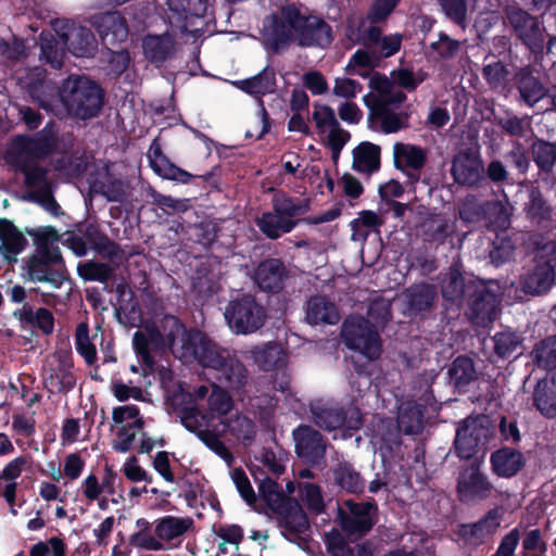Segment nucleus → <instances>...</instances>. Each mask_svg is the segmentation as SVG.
<instances>
[{
	"label": "nucleus",
	"instance_id": "obj_8",
	"mask_svg": "<svg viewBox=\"0 0 556 556\" xmlns=\"http://www.w3.org/2000/svg\"><path fill=\"white\" fill-rule=\"evenodd\" d=\"M345 345L367 359H377L382 351L381 339L374 326L362 316H350L342 326Z\"/></svg>",
	"mask_w": 556,
	"mask_h": 556
},
{
	"label": "nucleus",
	"instance_id": "obj_3",
	"mask_svg": "<svg viewBox=\"0 0 556 556\" xmlns=\"http://www.w3.org/2000/svg\"><path fill=\"white\" fill-rule=\"evenodd\" d=\"M164 334L153 325H146L134 334V346L147 369H153V354L164 350L167 344L172 353L184 362H190L197 355L203 333L198 330H187L174 316H166L162 321Z\"/></svg>",
	"mask_w": 556,
	"mask_h": 556
},
{
	"label": "nucleus",
	"instance_id": "obj_33",
	"mask_svg": "<svg viewBox=\"0 0 556 556\" xmlns=\"http://www.w3.org/2000/svg\"><path fill=\"white\" fill-rule=\"evenodd\" d=\"M144 56L152 63L162 64L175 51V40L172 35H148L142 40Z\"/></svg>",
	"mask_w": 556,
	"mask_h": 556
},
{
	"label": "nucleus",
	"instance_id": "obj_63",
	"mask_svg": "<svg viewBox=\"0 0 556 556\" xmlns=\"http://www.w3.org/2000/svg\"><path fill=\"white\" fill-rule=\"evenodd\" d=\"M533 159L542 169H549L556 161V144L538 141L533 144Z\"/></svg>",
	"mask_w": 556,
	"mask_h": 556
},
{
	"label": "nucleus",
	"instance_id": "obj_24",
	"mask_svg": "<svg viewBox=\"0 0 556 556\" xmlns=\"http://www.w3.org/2000/svg\"><path fill=\"white\" fill-rule=\"evenodd\" d=\"M192 527L193 520L190 517L165 516L155 520L154 532L166 548L167 545L180 544Z\"/></svg>",
	"mask_w": 556,
	"mask_h": 556
},
{
	"label": "nucleus",
	"instance_id": "obj_58",
	"mask_svg": "<svg viewBox=\"0 0 556 556\" xmlns=\"http://www.w3.org/2000/svg\"><path fill=\"white\" fill-rule=\"evenodd\" d=\"M473 363L468 357H457L450 369L451 379L457 387L469 383L475 378Z\"/></svg>",
	"mask_w": 556,
	"mask_h": 556
},
{
	"label": "nucleus",
	"instance_id": "obj_17",
	"mask_svg": "<svg viewBox=\"0 0 556 556\" xmlns=\"http://www.w3.org/2000/svg\"><path fill=\"white\" fill-rule=\"evenodd\" d=\"M486 437L488 429L482 425L481 418H467L456 431L454 447L457 456L463 459L471 458Z\"/></svg>",
	"mask_w": 556,
	"mask_h": 556
},
{
	"label": "nucleus",
	"instance_id": "obj_48",
	"mask_svg": "<svg viewBox=\"0 0 556 556\" xmlns=\"http://www.w3.org/2000/svg\"><path fill=\"white\" fill-rule=\"evenodd\" d=\"M484 222L493 229L504 230L509 226L510 207L507 201L485 202Z\"/></svg>",
	"mask_w": 556,
	"mask_h": 556
},
{
	"label": "nucleus",
	"instance_id": "obj_4",
	"mask_svg": "<svg viewBox=\"0 0 556 556\" xmlns=\"http://www.w3.org/2000/svg\"><path fill=\"white\" fill-rule=\"evenodd\" d=\"M30 94L47 111H53L60 100L68 113L83 119L94 116L102 105L101 89L83 76L68 77L58 93L50 84L43 83L31 87Z\"/></svg>",
	"mask_w": 556,
	"mask_h": 556
},
{
	"label": "nucleus",
	"instance_id": "obj_13",
	"mask_svg": "<svg viewBox=\"0 0 556 556\" xmlns=\"http://www.w3.org/2000/svg\"><path fill=\"white\" fill-rule=\"evenodd\" d=\"M54 28L68 51L76 56H90L98 47L92 31L84 26H76L67 21H58Z\"/></svg>",
	"mask_w": 556,
	"mask_h": 556
},
{
	"label": "nucleus",
	"instance_id": "obj_27",
	"mask_svg": "<svg viewBox=\"0 0 556 556\" xmlns=\"http://www.w3.org/2000/svg\"><path fill=\"white\" fill-rule=\"evenodd\" d=\"M402 39L401 34L383 35L379 27L371 26L365 30L363 43L380 60L394 55L401 48Z\"/></svg>",
	"mask_w": 556,
	"mask_h": 556
},
{
	"label": "nucleus",
	"instance_id": "obj_40",
	"mask_svg": "<svg viewBox=\"0 0 556 556\" xmlns=\"http://www.w3.org/2000/svg\"><path fill=\"white\" fill-rule=\"evenodd\" d=\"M93 191L102 194L111 202H123L130 194L129 184L121 178L105 173L104 177L92 185Z\"/></svg>",
	"mask_w": 556,
	"mask_h": 556
},
{
	"label": "nucleus",
	"instance_id": "obj_55",
	"mask_svg": "<svg viewBox=\"0 0 556 556\" xmlns=\"http://www.w3.org/2000/svg\"><path fill=\"white\" fill-rule=\"evenodd\" d=\"M536 363L547 369L556 368V336L538 343L533 350Z\"/></svg>",
	"mask_w": 556,
	"mask_h": 556
},
{
	"label": "nucleus",
	"instance_id": "obj_54",
	"mask_svg": "<svg viewBox=\"0 0 556 556\" xmlns=\"http://www.w3.org/2000/svg\"><path fill=\"white\" fill-rule=\"evenodd\" d=\"M299 496L300 500L314 513H321L325 504L321 495L320 488L312 482H299Z\"/></svg>",
	"mask_w": 556,
	"mask_h": 556
},
{
	"label": "nucleus",
	"instance_id": "obj_42",
	"mask_svg": "<svg viewBox=\"0 0 556 556\" xmlns=\"http://www.w3.org/2000/svg\"><path fill=\"white\" fill-rule=\"evenodd\" d=\"M237 86L244 92L261 97L273 93L276 89V77L273 68L265 67L260 74L237 83Z\"/></svg>",
	"mask_w": 556,
	"mask_h": 556
},
{
	"label": "nucleus",
	"instance_id": "obj_29",
	"mask_svg": "<svg viewBox=\"0 0 556 556\" xmlns=\"http://www.w3.org/2000/svg\"><path fill=\"white\" fill-rule=\"evenodd\" d=\"M245 354L262 370L281 369L287 364V354L277 343L268 342L263 345L253 346L245 351Z\"/></svg>",
	"mask_w": 556,
	"mask_h": 556
},
{
	"label": "nucleus",
	"instance_id": "obj_10",
	"mask_svg": "<svg viewBox=\"0 0 556 556\" xmlns=\"http://www.w3.org/2000/svg\"><path fill=\"white\" fill-rule=\"evenodd\" d=\"M556 242L544 243L536 253V264L520 281L522 290L530 294H541L551 289L555 280Z\"/></svg>",
	"mask_w": 556,
	"mask_h": 556
},
{
	"label": "nucleus",
	"instance_id": "obj_21",
	"mask_svg": "<svg viewBox=\"0 0 556 556\" xmlns=\"http://www.w3.org/2000/svg\"><path fill=\"white\" fill-rule=\"evenodd\" d=\"M293 438L299 457L311 464H317L324 458L326 445L318 431L308 426H300L293 431Z\"/></svg>",
	"mask_w": 556,
	"mask_h": 556
},
{
	"label": "nucleus",
	"instance_id": "obj_37",
	"mask_svg": "<svg viewBox=\"0 0 556 556\" xmlns=\"http://www.w3.org/2000/svg\"><path fill=\"white\" fill-rule=\"evenodd\" d=\"M217 371L219 381L232 391L242 390L249 379L247 368L233 354Z\"/></svg>",
	"mask_w": 556,
	"mask_h": 556
},
{
	"label": "nucleus",
	"instance_id": "obj_44",
	"mask_svg": "<svg viewBox=\"0 0 556 556\" xmlns=\"http://www.w3.org/2000/svg\"><path fill=\"white\" fill-rule=\"evenodd\" d=\"M383 219L372 211H363L350 223L352 229L351 239L357 242H364L370 231H379Z\"/></svg>",
	"mask_w": 556,
	"mask_h": 556
},
{
	"label": "nucleus",
	"instance_id": "obj_15",
	"mask_svg": "<svg viewBox=\"0 0 556 556\" xmlns=\"http://www.w3.org/2000/svg\"><path fill=\"white\" fill-rule=\"evenodd\" d=\"M484 173L478 150H462L453 159L451 174L458 185L473 187L484 178Z\"/></svg>",
	"mask_w": 556,
	"mask_h": 556
},
{
	"label": "nucleus",
	"instance_id": "obj_61",
	"mask_svg": "<svg viewBox=\"0 0 556 556\" xmlns=\"http://www.w3.org/2000/svg\"><path fill=\"white\" fill-rule=\"evenodd\" d=\"M323 137L325 138L326 146L331 150L333 161H337L342 149L350 141L351 134L342 128L339 123L338 126L328 130Z\"/></svg>",
	"mask_w": 556,
	"mask_h": 556
},
{
	"label": "nucleus",
	"instance_id": "obj_14",
	"mask_svg": "<svg viewBox=\"0 0 556 556\" xmlns=\"http://www.w3.org/2000/svg\"><path fill=\"white\" fill-rule=\"evenodd\" d=\"M43 380L50 392H66L74 387L73 363L66 352H55L48 358Z\"/></svg>",
	"mask_w": 556,
	"mask_h": 556
},
{
	"label": "nucleus",
	"instance_id": "obj_30",
	"mask_svg": "<svg viewBox=\"0 0 556 556\" xmlns=\"http://www.w3.org/2000/svg\"><path fill=\"white\" fill-rule=\"evenodd\" d=\"M501 525V514L497 509L490 510L482 519L460 529L462 538L471 545H480L496 532Z\"/></svg>",
	"mask_w": 556,
	"mask_h": 556
},
{
	"label": "nucleus",
	"instance_id": "obj_49",
	"mask_svg": "<svg viewBox=\"0 0 556 556\" xmlns=\"http://www.w3.org/2000/svg\"><path fill=\"white\" fill-rule=\"evenodd\" d=\"M311 121L314 123L318 135H326L328 130L338 126L334 110L328 104L315 102L312 106Z\"/></svg>",
	"mask_w": 556,
	"mask_h": 556
},
{
	"label": "nucleus",
	"instance_id": "obj_16",
	"mask_svg": "<svg viewBox=\"0 0 556 556\" xmlns=\"http://www.w3.org/2000/svg\"><path fill=\"white\" fill-rule=\"evenodd\" d=\"M507 18L517 36L533 52L542 51L544 37L540 22L526 11L511 8L507 11Z\"/></svg>",
	"mask_w": 556,
	"mask_h": 556
},
{
	"label": "nucleus",
	"instance_id": "obj_19",
	"mask_svg": "<svg viewBox=\"0 0 556 556\" xmlns=\"http://www.w3.org/2000/svg\"><path fill=\"white\" fill-rule=\"evenodd\" d=\"M493 485L478 466L465 468L458 477L457 492L460 501L475 502L489 497Z\"/></svg>",
	"mask_w": 556,
	"mask_h": 556
},
{
	"label": "nucleus",
	"instance_id": "obj_64",
	"mask_svg": "<svg viewBox=\"0 0 556 556\" xmlns=\"http://www.w3.org/2000/svg\"><path fill=\"white\" fill-rule=\"evenodd\" d=\"M143 427L121 428L115 431V439L112 442L113 448L118 453H126L134 447L136 438L140 435Z\"/></svg>",
	"mask_w": 556,
	"mask_h": 556
},
{
	"label": "nucleus",
	"instance_id": "obj_2",
	"mask_svg": "<svg viewBox=\"0 0 556 556\" xmlns=\"http://www.w3.org/2000/svg\"><path fill=\"white\" fill-rule=\"evenodd\" d=\"M263 36L275 52L291 41L304 47H327L332 41L331 27L320 17L301 11L294 5L267 17L263 24Z\"/></svg>",
	"mask_w": 556,
	"mask_h": 556
},
{
	"label": "nucleus",
	"instance_id": "obj_51",
	"mask_svg": "<svg viewBox=\"0 0 556 556\" xmlns=\"http://www.w3.org/2000/svg\"><path fill=\"white\" fill-rule=\"evenodd\" d=\"M378 58L372 50L359 49L349 60L345 72L350 75L367 76L368 72L378 63Z\"/></svg>",
	"mask_w": 556,
	"mask_h": 556
},
{
	"label": "nucleus",
	"instance_id": "obj_38",
	"mask_svg": "<svg viewBox=\"0 0 556 556\" xmlns=\"http://www.w3.org/2000/svg\"><path fill=\"white\" fill-rule=\"evenodd\" d=\"M533 400L535 407L546 417L556 416V375L538 382Z\"/></svg>",
	"mask_w": 556,
	"mask_h": 556
},
{
	"label": "nucleus",
	"instance_id": "obj_59",
	"mask_svg": "<svg viewBox=\"0 0 556 556\" xmlns=\"http://www.w3.org/2000/svg\"><path fill=\"white\" fill-rule=\"evenodd\" d=\"M426 78V74L421 71L414 72L409 68H399L391 73L389 79L393 86L395 85L408 90H415Z\"/></svg>",
	"mask_w": 556,
	"mask_h": 556
},
{
	"label": "nucleus",
	"instance_id": "obj_7",
	"mask_svg": "<svg viewBox=\"0 0 556 556\" xmlns=\"http://www.w3.org/2000/svg\"><path fill=\"white\" fill-rule=\"evenodd\" d=\"M369 88L371 92L364 97V102L380 121L381 129L386 134H392L407 127L408 114L391 110L393 105L403 103L406 96L387 76L378 73L371 75Z\"/></svg>",
	"mask_w": 556,
	"mask_h": 556
},
{
	"label": "nucleus",
	"instance_id": "obj_50",
	"mask_svg": "<svg viewBox=\"0 0 556 556\" xmlns=\"http://www.w3.org/2000/svg\"><path fill=\"white\" fill-rule=\"evenodd\" d=\"M112 428L114 431L121 428L143 427L144 421L136 405H123L115 407L112 412Z\"/></svg>",
	"mask_w": 556,
	"mask_h": 556
},
{
	"label": "nucleus",
	"instance_id": "obj_6",
	"mask_svg": "<svg viewBox=\"0 0 556 556\" xmlns=\"http://www.w3.org/2000/svg\"><path fill=\"white\" fill-rule=\"evenodd\" d=\"M54 146L55 135L47 127L33 137H17L12 143L10 152L22 166L26 186L31 190L33 198L49 191L51 182L45 168L30 166L26 162L47 156Z\"/></svg>",
	"mask_w": 556,
	"mask_h": 556
},
{
	"label": "nucleus",
	"instance_id": "obj_18",
	"mask_svg": "<svg viewBox=\"0 0 556 556\" xmlns=\"http://www.w3.org/2000/svg\"><path fill=\"white\" fill-rule=\"evenodd\" d=\"M468 318L477 326L486 327L497 316L500 300L496 294L481 285L468 298Z\"/></svg>",
	"mask_w": 556,
	"mask_h": 556
},
{
	"label": "nucleus",
	"instance_id": "obj_56",
	"mask_svg": "<svg viewBox=\"0 0 556 556\" xmlns=\"http://www.w3.org/2000/svg\"><path fill=\"white\" fill-rule=\"evenodd\" d=\"M260 493L268 506L277 513H282L285 505L289 504V500L279 490L278 484L270 479L262 481Z\"/></svg>",
	"mask_w": 556,
	"mask_h": 556
},
{
	"label": "nucleus",
	"instance_id": "obj_57",
	"mask_svg": "<svg viewBox=\"0 0 556 556\" xmlns=\"http://www.w3.org/2000/svg\"><path fill=\"white\" fill-rule=\"evenodd\" d=\"M21 319L36 325L43 333L49 334L54 328V318L47 308H39L34 312L31 308L24 307L20 313Z\"/></svg>",
	"mask_w": 556,
	"mask_h": 556
},
{
	"label": "nucleus",
	"instance_id": "obj_47",
	"mask_svg": "<svg viewBox=\"0 0 556 556\" xmlns=\"http://www.w3.org/2000/svg\"><path fill=\"white\" fill-rule=\"evenodd\" d=\"M518 90L521 99L530 106L538 103L546 93L540 80L525 71L518 75Z\"/></svg>",
	"mask_w": 556,
	"mask_h": 556
},
{
	"label": "nucleus",
	"instance_id": "obj_11",
	"mask_svg": "<svg viewBox=\"0 0 556 556\" xmlns=\"http://www.w3.org/2000/svg\"><path fill=\"white\" fill-rule=\"evenodd\" d=\"M419 401H406L399 407L397 425L406 434H417L422 431L429 410H437V405L429 388H427Z\"/></svg>",
	"mask_w": 556,
	"mask_h": 556
},
{
	"label": "nucleus",
	"instance_id": "obj_9",
	"mask_svg": "<svg viewBox=\"0 0 556 556\" xmlns=\"http://www.w3.org/2000/svg\"><path fill=\"white\" fill-rule=\"evenodd\" d=\"M229 328L237 334H250L261 329L266 320V311L251 295L231 301L224 313Z\"/></svg>",
	"mask_w": 556,
	"mask_h": 556
},
{
	"label": "nucleus",
	"instance_id": "obj_22",
	"mask_svg": "<svg viewBox=\"0 0 556 556\" xmlns=\"http://www.w3.org/2000/svg\"><path fill=\"white\" fill-rule=\"evenodd\" d=\"M479 286L480 283L473 280L465 281L460 271L456 267H451L442 279V296L451 304L460 306L465 299L469 298L471 293H475Z\"/></svg>",
	"mask_w": 556,
	"mask_h": 556
},
{
	"label": "nucleus",
	"instance_id": "obj_12",
	"mask_svg": "<svg viewBox=\"0 0 556 556\" xmlns=\"http://www.w3.org/2000/svg\"><path fill=\"white\" fill-rule=\"evenodd\" d=\"M315 424L332 431L344 427L349 430L358 429L362 425L361 412L353 406L342 410L340 407L330 404H313L311 407Z\"/></svg>",
	"mask_w": 556,
	"mask_h": 556
},
{
	"label": "nucleus",
	"instance_id": "obj_1",
	"mask_svg": "<svg viewBox=\"0 0 556 556\" xmlns=\"http://www.w3.org/2000/svg\"><path fill=\"white\" fill-rule=\"evenodd\" d=\"M195 405L206 402V413L198 406L185 407L180 412L184 427L203 442V444L224 459L228 465L233 456L222 440H218V422L223 421L233 409L232 397L216 383L202 384L190 394Z\"/></svg>",
	"mask_w": 556,
	"mask_h": 556
},
{
	"label": "nucleus",
	"instance_id": "obj_60",
	"mask_svg": "<svg viewBox=\"0 0 556 556\" xmlns=\"http://www.w3.org/2000/svg\"><path fill=\"white\" fill-rule=\"evenodd\" d=\"M75 339L77 352L85 358L87 364H93L97 359V352L89 339V329L86 323H81L77 326Z\"/></svg>",
	"mask_w": 556,
	"mask_h": 556
},
{
	"label": "nucleus",
	"instance_id": "obj_53",
	"mask_svg": "<svg viewBox=\"0 0 556 556\" xmlns=\"http://www.w3.org/2000/svg\"><path fill=\"white\" fill-rule=\"evenodd\" d=\"M453 231L454 226L441 216H434L424 223V232L428 241L443 243Z\"/></svg>",
	"mask_w": 556,
	"mask_h": 556
},
{
	"label": "nucleus",
	"instance_id": "obj_25",
	"mask_svg": "<svg viewBox=\"0 0 556 556\" xmlns=\"http://www.w3.org/2000/svg\"><path fill=\"white\" fill-rule=\"evenodd\" d=\"M27 243L24 233L11 220L0 219V255L5 262L15 263Z\"/></svg>",
	"mask_w": 556,
	"mask_h": 556
},
{
	"label": "nucleus",
	"instance_id": "obj_39",
	"mask_svg": "<svg viewBox=\"0 0 556 556\" xmlns=\"http://www.w3.org/2000/svg\"><path fill=\"white\" fill-rule=\"evenodd\" d=\"M283 266L278 260H267L261 263L255 273V281L265 291H277L281 288Z\"/></svg>",
	"mask_w": 556,
	"mask_h": 556
},
{
	"label": "nucleus",
	"instance_id": "obj_32",
	"mask_svg": "<svg viewBox=\"0 0 556 556\" xmlns=\"http://www.w3.org/2000/svg\"><path fill=\"white\" fill-rule=\"evenodd\" d=\"M380 147L369 141H363L352 151V168L365 175L377 172L380 167Z\"/></svg>",
	"mask_w": 556,
	"mask_h": 556
},
{
	"label": "nucleus",
	"instance_id": "obj_5",
	"mask_svg": "<svg viewBox=\"0 0 556 556\" xmlns=\"http://www.w3.org/2000/svg\"><path fill=\"white\" fill-rule=\"evenodd\" d=\"M36 242L35 252L26 260L24 277L31 282H48L60 288L65 279L61 252L55 245L59 235L53 227H40L29 231Z\"/></svg>",
	"mask_w": 556,
	"mask_h": 556
},
{
	"label": "nucleus",
	"instance_id": "obj_23",
	"mask_svg": "<svg viewBox=\"0 0 556 556\" xmlns=\"http://www.w3.org/2000/svg\"><path fill=\"white\" fill-rule=\"evenodd\" d=\"M218 440L229 434L241 441L244 445L250 444L257 432L255 422L247 415L233 409L223 421L218 422Z\"/></svg>",
	"mask_w": 556,
	"mask_h": 556
},
{
	"label": "nucleus",
	"instance_id": "obj_46",
	"mask_svg": "<svg viewBox=\"0 0 556 556\" xmlns=\"http://www.w3.org/2000/svg\"><path fill=\"white\" fill-rule=\"evenodd\" d=\"M273 208L288 216L291 219L303 215L309 211V201L307 199H295L286 193H276L273 198Z\"/></svg>",
	"mask_w": 556,
	"mask_h": 556
},
{
	"label": "nucleus",
	"instance_id": "obj_31",
	"mask_svg": "<svg viewBox=\"0 0 556 556\" xmlns=\"http://www.w3.org/2000/svg\"><path fill=\"white\" fill-rule=\"evenodd\" d=\"M306 319L312 325L337 324L340 314L337 305L327 296H312L306 304Z\"/></svg>",
	"mask_w": 556,
	"mask_h": 556
},
{
	"label": "nucleus",
	"instance_id": "obj_36",
	"mask_svg": "<svg viewBox=\"0 0 556 556\" xmlns=\"http://www.w3.org/2000/svg\"><path fill=\"white\" fill-rule=\"evenodd\" d=\"M260 230L269 239L280 238L285 233L291 232L296 226V222L288 216L277 213L274 208L270 212H264L256 219Z\"/></svg>",
	"mask_w": 556,
	"mask_h": 556
},
{
	"label": "nucleus",
	"instance_id": "obj_43",
	"mask_svg": "<svg viewBox=\"0 0 556 556\" xmlns=\"http://www.w3.org/2000/svg\"><path fill=\"white\" fill-rule=\"evenodd\" d=\"M435 298V288L427 283L415 285L404 293L406 304L415 312H421L431 307Z\"/></svg>",
	"mask_w": 556,
	"mask_h": 556
},
{
	"label": "nucleus",
	"instance_id": "obj_26",
	"mask_svg": "<svg viewBox=\"0 0 556 556\" xmlns=\"http://www.w3.org/2000/svg\"><path fill=\"white\" fill-rule=\"evenodd\" d=\"M148 159L152 169L165 179L188 184L194 177L192 174L173 164L167 156L163 154L161 146L156 140H154L149 148Z\"/></svg>",
	"mask_w": 556,
	"mask_h": 556
},
{
	"label": "nucleus",
	"instance_id": "obj_28",
	"mask_svg": "<svg viewBox=\"0 0 556 556\" xmlns=\"http://www.w3.org/2000/svg\"><path fill=\"white\" fill-rule=\"evenodd\" d=\"M93 25L106 46H115L118 42H123L128 36L125 21L117 12H108L96 16Z\"/></svg>",
	"mask_w": 556,
	"mask_h": 556
},
{
	"label": "nucleus",
	"instance_id": "obj_34",
	"mask_svg": "<svg viewBox=\"0 0 556 556\" xmlns=\"http://www.w3.org/2000/svg\"><path fill=\"white\" fill-rule=\"evenodd\" d=\"M426 159V152L420 147L404 142H396L393 146V160L397 169L419 170L425 165Z\"/></svg>",
	"mask_w": 556,
	"mask_h": 556
},
{
	"label": "nucleus",
	"instance_id": "obj_52",
	"mask_svg": "<svg viewBox=\"0 0 556 556\" xmlns=\"http://www.w3.org/2000/svg\"><path fill=\"white\" fill-rule=\"evenodd\" d=\"M337 483L344 490L358 493L364 490V481L359 473L349 464H340L334 470Z\"/></svg>",
	"mask_w": 556,
	"mask_h": 556
},
{
	"label": "nucleus",
	"instance_id": "obj_41",
	"mask_svg": "<svg viewBox=\"0 0 556 556\" xmlns=\"http://www.w3.org/2000/svg\"><path fill=\"white\" fill-rule=\"evenodd\" d=\"M231 354L232 353L230 351L219 348L203 334V340L201 341L200 348L198 349L197 355L193 359H197L205 367L218 370L224 363L229 359Z\"/></svg>",
	"mask_w": 556,
	"mask_h": 556
},
{
	"label": "nucleus",
	"instance_id": "obj_20",
	"mask_svg": "<svg viewBox=\"0 0 556 556\" xmlns=\"http://www.w3.org/2000/svg\"><path fill=\"white\" fill-rule=\"evenodd\" d=\"M342 530L349 536H362L372 525V505L369 503H346V509L340 513Z\"/></svg>",
	"mask_w": 556,
	"mask_h": 556
},
{
	"label": "nucleus",
	"instance_id": "obj_62",
	"mask_svg": "<svg viewBox=\"0 0 556 556\" xmlns=\"http://www.w3.org/2000/svg\"><path fill=\"white\" fill-rule=\"evenodd\" d=\"M129 543L131 546L142 551L159 552L165 549L163 542L159 535L148 530H141L130 535Z\"/></svg>",
	"mask_w": 556,
	"mask_h": 556
},
{
	"label": "nucleus",
	"instance_id": "obj_45",
	"mask_svg": "<svg viewBox=\"0 0 556 556\" xmlns=\"http://www.w3.org/2000/svg\"><path fill=\"white\" fill-rule=\"evenodd\" d=\"M280 518V527L291 534H302L308 528V520L303 509L298 504H286L282 513H278Z\"/></svg>",
	"mask_w": 556,
	"mask_h": 556
},
{
	"label": "nucleus",
	"instance_id": "obj_35",
	"mask_svg": "<svg viewBox=\"0 0 556 556\" xmlns=\"http://www.w3.org/2000/svg\"><path fill=\"white\" fill-rule=\"evenodd\" d=\"M493 471L503 478L515 476L525 465L523 455L510 447L501 448L491 455Z\"/></svg>",
	"mask_w": 556,
	"mask_h": 556
}]
</instances>
